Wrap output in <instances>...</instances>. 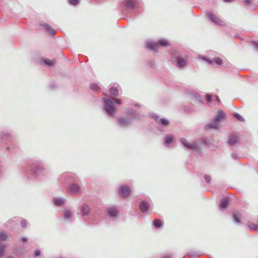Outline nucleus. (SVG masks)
<instances>
[{
	"mask_svg": "<svg viewBox=\"0 0 258 258\" xmlns=\"http://www.w3.org/2000/svg\"><path fill=\"white\" fill-rule=\"evenodd\" d=\"M109 93L112 97L117 96L118 89L114 87H111L109 89ZM102 110L108 117H114L116 113L117 106L122 104L120 99L114 97H103L102 98Z\"/></svg>",
	"mask_w": 258,
	"mask_h": 258,
	"instance_id": "nucleus-1",
	"label": "nucleus"
},
{
	"mask_svg": "<svg viewBox=\"0 0 258 258\" xmlns=\"http://www.w3.org/2000/svg\"><path fill=\"white\" fill-rule=\"evenodd\" d=\"M23 173L29 179H36L43 176L46 172L44 162L39 159L31 160L22 169Z\"/></svg>",
	"mask_w": 258,
	"mask_h": 258,
	"instance_id": "nucleus-2",
	"label": "nucleus"
},
{
	"mask_svg": "<svg viewBox=\"0 0 258 258\" xmlns=\"http://www.w3.org/2000/svg\"><path fill=\"white\" fill-rule=\"evenodd\" d=\"M58 180L64 185L67 184H70L73 182H77L78 178L74 173H63L59 176Z\"/></svg>",
	"mask_w": 258,
	"mask_h": 258,
	"instance_id": "nucleus-3",
	"label": "nucleus"
},
{
	"mask_svg": "<svg viewBox=\"0 0 258 258\" xmlns=\"http://www.w3.org/2000/svg\"><path fill=\"white\" fill-rule=\"evenodd\" d=\"M137 6L138 2L136 0H124L122 3V12L126 13L128 11L134 10Z\"/></svg>",
	"mask_w": 258,
	"mask_h": 258,
	"instance_id": "nucleus-4",
	"label": "nucleus"
},
{
	"mask_svg": "<svg viewBox=\"0 0 258 258\" xmlns=\"http://www.w3.org/2000/svg\"><path fill=\"white\" fill-rule=\"evenodd\" d=\"M119 213V210L117 206H111L106 209V214L105 217H108L109 218L114 220L118 217Z\"/></svg>",
	"mask_w": 258,
	"mask_h": 258,
	"instance_id": "nucleus-5",
	"label": "nucleus"
},
{
	"mask_svg": "<svg viewBox=\"0 0 258 258\" xmlns=\"http://www.w3.org/2000/svg\"><path fill=\"white\" fill-rule=\"evenodd\" d=\"M180 142L185 149L194 150L198 152H200L199 145L196 142H194L192 143H187L186 140L183 138H180Z\"/></svg>",
	"mask_w": 258,
	"mask_h": 258,
	"instance_id": "nucleus-6",
	"label": "nucleus"
},
{
	"mask_svg": "<svg viewBox=\"0 0 258 258\" xmlns=\"http://www.w3.org/2000/svg\"><path fill=\"white\" fill-rule=\"evenodd\" d=\"M174 65L179 69L183 68L187 64L188 58L187 57H182L177 55L174 57Z\"/></svg>",
	"mask_w": 258,
	"mask_h": 258,
	"instance_id": "nucleus-7",
	"label": "nucleus"
},
{
	"mask_svg": "<svg viewBox=\"0 0 258 258\" xmlns=\"http://www.w3.org/2000/svg\"><path fill=\"white\" fill-rule=\"evenodd\" d=\"M131 194V188L126 185H121L118 188V196L121 198H126Z\"/></svg>",
	"mask_w": 258,
	"mask_h": 258,
	"instance_id": "nucleus-8",
	"label": "nucleus"
},
{
	"mask_svg": "<svg viewBox=\"0 0 258 258\" xmlns=\"http://www.w3.org/2000/svg\"><path fill=\"white\" fill-rule=\"evenodd\" d=\"M207 17L208 19L214 24L219 26H225V23L220 18L217 17L212 12H208L207 13Z\"/></svg>",
	"mask_w": 258,
	"mask_h": 258,
	"instance_id": "nucleus-9",
	"label": "nucleus"
},
{
	"mask_svg": "<svg viewBox=\"0 0 258 258\" xmlns=\"http://www.w3.org/2000/svg\"><path fill=\"white\" fill-rule=\"evenodd\" d=\"M13 135L8 131H3L0 133V140L2 142L8 143L13 140Z\"/></svg>",
	"mask_w": 258,
	"mask_h": 258,
	"instance_id": "nucleus-10",
	"label": "nucleus"
},
{
	"mask_svg": "<svg viewBox=\"0 0 258 258\" xmlns=\"http://www.w3.org/2000/svg\"><path fill=\"white\" fill-rule=\"evenodd\" d=\"M132 121L130 118L121 117L117 119V124L121 127H127L131 125Z\"/></svg>",
	"mask_w": 258,
	"mask_h": 258,
	"instance_id": "nucleus-11",
	"label": "nucleus"
},
{
	"mask_svg": "<svg viewBox=\"0 0 258 258\" xmlns=\"http://www.w3.org/2000/svg\"><path fill=\"white\" fill-rule=\"evenodd\" d=\"M69 191L73 194H78L81 191V186L77 183L73 182L71 183L68 187Z\"/></svg>",
	"mask_w": 258,
	"mask_h": 258,
	"instance_id": "nucleus-12",
	"label": "nucleus"
},
{
	"mask_svg": "<svg viewBox=\"0 0 258 258\" xmlns=\"http://www.w3.org/2000/svg\"><path fill=\"white\" fill-rule=\"evenodd\" d=\"M175 137L172 134H167L164 136L163 143L166 147H169L171 144L174 143Z\"/></svg>",
	"mask_w": 258,
	"mask_h": 258,
	"instance_id": "nucleus-13",
	"label": "nucleus"
},
{
	"mask_svg": "<svg viewBox=\"0 0 258 258\" xmlns=\"http://www.w3.org/2000/svg\"><path fill=\"white\" fill-rule=\"evenodd\" d=\"M230 202V198L228 197H226L222 198L220 200L219 204V208L220 210H224L226 209Z\"/></svg>",
	"mask_w": 258,
	"mask_h": 258,
	"instance_id": "nucleus-14",
	"label": "nucleus"
},
{
	"mask_svg": "<svg viewBox=\"0 0 258 258\" xmlns=\"http://www.w3.org/2000/svg\"><path fill=\"white\" fill-rule=\"evenodd\" d=\"M6 144L7 145L5 148L6 151L11 153H14L17 151V145L13 140Z\"/></svg>",
	"mask_w": 258,
	"mask_h": 258,
	"instance_id": "nucleus-15",
	"label": "nucleus"
},
{
	"mask_svg": "<svg viewBox=\"0 0 258 258\" xmlns=\"http://www.w3.org/2000/svg\"><path fill=\"white\" fill-rule=\"evenodd\" d=\"M145 45L147 48L154 51H157L159 48V44L155 41H147Z\"/></svg>",
	"mask_w": 258,
	"mask_h": 258,
	"instance_id": "nucleus-16",
	"label": "nucleus"
},
{
	"mask_svg": "<svg viewBox=\"0 0 258 258\" xmlns=\"http://www.w3.org/2000/svg\"><path fill=\"white\" fill-rule=\"evenodd\" d=\"M127 113L131 119L139 120L141 118V114L136 111L134 109L130 108L127 110Z\"/></svg>",
	"mask_w": 258,
	"mask_h": 258,
	"instance_id": "nucleus-17",
	"label": "nucleus"
},
{
	"mask_svg": "<svg viewBox=\"0 0 258 258\" xmlns=\"http://www.w3.org/2000/svg\"><path fill=\"white\" fill-rule=\"evenodd\" d=\"M80 212L82 216H86L90 214V208L88 205L83 204L81 206Z\"/></svg>",
	"mask_w": 258,
	"mask_h": 258,
	"instance_id": "nucleus-18",
	"label": "nucleus"
},
{
	"mask_svg": "<svg viewBox=\"0 0 258 258\" xmlns=\"http://www.w3.org/2000/svg\"><path fill=\"white\" fill-rule=\"evenodd\" d=\"M150 207L149 204L146 201H142L139 204V209L142 213L148 212Z\"/></svg>",
	"mask_w": 258,
	"mask_h": 258,
	"instance_id": "nucleus-19",
	"label": "nucleus"
},
{
	"mask_svg": "<svg viewBox=\"0 0 258 258\" xmlns=\"http://www.w3.org/2000/svg\"><path fill=\"white\" fill-rule=\"evenodd\" d=\"M225 116V113L222 110L218 111V113L215 115L214 121L219 125V122Z\"/></svg>",
	"mask_w": 258,
	"mask_h": 258,
	"instance_id": "nucleus-20",
	"label": "nucleus"
},
{
	"mask_svg": "<svg viewBox=\"0 0 258 258\" xmlns=\"http://www.w3.org/2000/svg\"><path fill=\"white\" fill-rule=\"evenodd\" d=\"M40 25L43 27L44 30L47 32L50 35H54L55 34V30L53 29L49 24L47 23H41Z\"/></svg>",
	"mask_w": 258,
	"mask_h": 258,
	"instance_id": "nucleus-21",
	"label": "nucleus"
},
{
	"mask_svg": "<svg viewBox=\"0 0 258 258\" xmlns=\"http://www.w3.org/2000/svg\"><path fill=\"white\" fill-rule=\"evenodd\" d=\"M40 60V63H42L45 66L47 67L53 66L55 63L54 60H50L47 58L42 57Z\"/></svg>",
	"mask_w": 258,
	"mask_h": 258,
	"instance_id": "nucleus-22",
	"label": "nucleus"
},
{
	"mask_svg": "<svg viewBox=\"0 0 258 258\" xmlns=\"http://www.w3.org/2000/svg\"><path fill=\"white\" fill-rule=\"evenodd\" d=\"M66 202V199L62 197H54L53 198L54 204L57 207L62 206Z\"/></svg>",
	"mask_w": 258,
	"mask_h": 258,
	"instance_id": "nucleus-23",
	"label": "nucleus"
},
{
	"mask_svg": "<svg viewBox=\"0 0 258 258\" xmlns=\"http://www.w3.org/2000/svg\"><path fill=\"white\" fill-rule=\"evenodd\" d=\"M238 137L237 136L231 135V136H230V137L229 138V139L228 141V143L230 146H232L234 145L235 144H236L237 143H238Z\"/></svg>",
	"mask_w": 258,
	"mask_h": 258,
	"instance_id": "nucleus-24",
	"label": "nucleus"
},
{
	"mask_svg": "<svg viewBox=\"0 0 258 258\" xmlns=\"http://www.w3.org/2000/svg\"><path fill=\"white\" fill-rule=\"evenodd\" d=\"M190 94L191 96L195 98L199 102L202 104L204 103V100L203 97L198 92L196 91H192L190 93Z\"/></svg>",
	"mask_w": 258,
	"mask_h": 258,
	"instance_id": "nucleus-25",
	"label": "nucleus"
},
{
	"mask_svg": "<svg viewBox=\"0 0 258 258\" xmlns=\"http://www.w3.org/2000/svg\"><path fill=\"white\" fill-rule=\"evenodd\" d=\"M152 225L155 229H159L163 227V223L160 220L156 219L153 221Z\"/></svg>",
	"mask_w": 258,
	"mask_h": 258,
	"instance_id": "nucleus-26",
	"label": "nucleus"
},
{
	"mask_svg": "<svg viewBox=\"0 0 258 258\" xmlns=\"http://www.w3.org/2000/svg\"><path fill=\"white\" fill-rule=\"evenodd\" d=\"M213 65H214L216 67L219 68L220 66H222L223 65V60L218 57H215L213 58Z\"/></svg>",
	"mask_w": 258,
	"mask_h": 258,
	"instance_id": "nucleus-27",
	"label": "nucleus"
},
{
	"mask_svg": "<svg viewBox=\"0 0 258 258\" xmlns=\"http://www.w3.org/2000/svg\"><path fill=\"white\" fill-rule=\"evenodd\" d=\"M73 214L70 210L64 211L62 214V218L64 220H70L72 218Z\"/></svg>",
	"mask_w": 258,
	"mask_h": 258,
	"instance_id": "nucleus-28",
	"label": "nucleus"
},
{
	"mask_svg": "<svg viewBox=\"0 0 258 258\" xmlns=\"http://www.w3.org/2000/svg\"><path fill=\"white\" fill-rule=\"evenodd\" d=\"M218 125L215 123L214 121L213 123H210L208 124H207L204 126V129L205 130H210L211 129H218Z\"/></svg>",
	"mask_w": 258,
	"mask_h": 258,
	"instance_id": "nucleus-29",
	"label": "nucleus"
},
{
	"mask_svg": "<svg viewBox=\"0 0 258 258\" xmlns=\"http://www.w3.org/2000/svg\"><path fill=\"white\" fill-rule=\"evenodd\" d=\"M158 44H159V46H168L170 45L168 40L164 38L159 39Z\"/></svg>",
	"mask_w": 258,
	"mask_h": 258,
	"instance_id": "nucleus-30",
	"label": "nucleus"
},
{
	"mask_svg": "<svg viewBox=\"0 0 258 258\" xmlns=\"http://www.w3.org/2000/svg\"><path fill=\"white\" fill-rule=\"evenodd\" d=\"M157 123L164 126H167L169 124V121L166 118H161L158 120Z\"/></svg>",
	"mask_w": 258,
	"mask_h": 258,
	"instance_id": "nucleus-31",
	"label": "nucleus"
},
{
	"mask_svg": "<svg viewBox=\"0 0 258 258\" xmlns=\"http://www.w3.org/2000/svg\"><path fill=\"white\" fill-rule=\"evenodd\" d=\"M233 219L234 223L235 224L238 225L241 223L240 218L239 215L236 214L235 212H233L232 214Z\"/></svg>",
	"mask_w": 258,
	"mask_h": 258,
	"instance_id": "nucleus-32",
	"label": "nucleus"
},
{
	"mask_svg": "<svg viewBox=\"0 0 258 258\" xmlns=\"http://www.w3.org/2000/svg\"><path fill=\"white\" fill-rule=\"evenodd\" d=\"M90 88L94 91H98L100 89L99 86L96 83H91L90 85Z\"/></svg>",
	"mask_w": 258,
	"mask_h": 258,
	"instance_id": "nucleus-33",
	"label": "nucleus"
},
{
	"mask_svg": "<svg viewBox=\"0 0 258 258\" xmlns=\"http://www.w3.org/2000/svg\"><path fill=\"white\" fill-rule=\"evenodd\" d=\"M247 227L251 230H258L257 224H255L251 222H248L247 225Z\"/></svg>",
	"mask_w": 258,
	"mask_h": 258,
	"instance_id": "nucleus-34",
	"label": "nucleus"
},
{
	"mask_svg": "<svg viewBox=\"0 0 258 258\" xmlns=\"http://www.w3.org/2000/svg\"><path fill=\"white\" fill-rule=\"evenodd\" d=\"M232 115L234 117L240 121L243 122L244 121V118L240 114L237 112L233 113Z\"/></svg>",
	"mask_w": 258,
	"mask_h": 258,
	"instance_id": "nucleus-35",
	"label": "nucleus"
},
{
	"mask_svg": "<svg viewBox=\"0 0 258 258\" xmlns=\"http://www.w3.org/2000/svg\"><path fill=\"white\" fill-rule=\"evenodd\" d=\"M6 247V246L5 244L0 243V258H2L4 255Z\"/></svg>",
	"mask_w": 258,
	"mask_h": 258,
	"instance_id": "nucleus-36",
	"label": "nucleus"
},
{
	"mask_svg": "<svg viewBox=\"0 0 258 258\" xmlns=\"http://www.w3.org/2000/svg\"><path fill=\"white\" fill-rule=\"evenodd\" d=\"M80 2V0H68L69 4L73 6H77Z\"/></svg>",
	"mask_w": 258,
	"mask_h": 258,
	"instance_id": "nucleus-37",
	"label": "nucleus"
},
{
	"mask_svg": "<svg viewBox=\"0 0 258 258\" xmlns=\"http://www.w3.org/2000/svg\"><path fill=\"white\" fill-rule=\"evenodd\" d=\"M205 98L208 102H211L212 100V95L210 94H207L205 95Z\"/></svg>",
	"mask_w": 258,
	"mask_h": 258,
	"instance_id": "nucleus-38",
	"label": "nucleus"
},
{
	"mask_svg": "<svg viewBox=\"0 0 258 258\" xmlns=\"http://www.w3.org/2000/svg\"><path fill=\"white\" fill-rule=\"evenodd\" d=\"M225 68L229 69L230 71H233V69L234 68L233 65L230 63H227L224 66Z\"/></svg>",
	"mask_w": 258,
	"mask_h": 258,
	"instance_id": "nucleus-39",
	"label": "nucleus"
},
{
	"mask_svg": "<svg viewBox=\"0 0 258 258\" xmlns=\"http://www.w3.org/2000/svg\"><path fill=\"white\" fill-rule=\"evenodd\" d=\"M21 226L22 227L25 228L27 226V221L25 219H22L21 221Z\"/></svg>",
	"mask_w": 258,
	"mask_h": 258,
	"instance_id": "nucleus-40",
	"label": "nucleus"
},
{
	"mask_svg": "<svg viewBox=\"0 0 258 258\" xmlns=\"http://www.w3.org/2000/svg\"><path fill=\"white\" fill-rule=\"evenodd\" d=\"M204 179L207 183H210L211 180V177L210 175L205 174L204 175Z\"/></svg>",
	"mask_w": 258,
	"mask_h": 258,
	"instance_id": "nucleus-41",
	"label": "nucleus"
},
{
	"mask_svg": "<svg viewBox=\"0 0 258 258\" xmlns=\"http://www.w3.org/2000/svg\"><path fill=\"white\" fill-rule=\"evenodd\" d=\"M41 255V251L39 249H36L34 252V257H37Z\"/></svg>",
	"mask_w": 258,
	"mask_h": 258,
	"instance_id": "nucleus-42",
	"label": "nucleus"
},
{
	"mask_svg": "<svg viewBox=\"0 0 258 258\" xmlns=\"http://www.w3.org/2000/svg\"><path fill=\"white\" fill-rule=\"evenodd\" d=\"M49 87L51 89H55L57 86L54 82H51L49 84Z\"/></svg>",
	"mask_w": 258,
	"mask_h": 258,
	"instance_id": "nucleus-43",
	"label": "nucleus"
},
{
	"mask_svg": "<svg viewBox=\"0 0 258 258\" xmlns=\"http://www.w3.org/2000/svg\"><path fill=\"white\" fill-rule=\"evenodd\" d=\"M252 43L253 44V47L258 50V42L256 41H252Z\"/></svg>",
	"mask_w": 258,
	"mask_h": 258,
	"instance_id": "nucleus-44",
	"label": "nucleus"
},
{
	"mask_svg": "<svg viewBox=\"0 0 258 258\" xmlns=\"http://www.w3.org/2000/svg\"><path fill=\"white\" fill-rule=\"evenodd\" d=\"M190 256H196L198 257L201 255V254L199 252H194L189 254Z\"/></svg>",
	"mask_w": 258,
	"mask_h": 258,
	"instance_id": "nucleus-45",
	"label": "nucleus"
},
{
	"mask_svg": "<svg viewBox=\"0 0 258 258\" xmlns=\"http://www.w3.org/2000/svg\"><path fill=\"white\" fill-rule=\"evenodd\" d=\"M150 116L151 117L154 118L155 120L156 121H158V120L159 119V116L157 114H156L155 113H151V114H150Z\"/></svg>",
	"mask_w": 258,
	"mask_h": 258,
	"instance_id": "nucleus-46",
	"label": "nucleus"
},
{
	"mask_svg": "<svg viewBox=\"0 0 258 258\" xmlns=\"http://www.w3.org/2000/svg\"><path fill=\"white\" fill-rule=\"evenodd\" d=\"M172 255L171 254H164V255H162L161 256V258H172Z\"/></svg>",
	"mask_w": 258,
	"mask_h": 258,
	"instance_id": "nucleus-47",
	"label": "nucleus"
},
{
	"mask_svg": "<svg viewBox=\"0 0 258 258\" xmlns=\"http://www.w3.org/2000/svg\"><path fill=\"white\" fill-rule=\"evenodd\" d=\"M4 172V169L3 167V164L0 161V177H1L3 175Z\"/></svg>",
	"mask_w": 258,
	"mask_h": 258,
	"instance_id": "nucleus-48",
	"label": "nucleus"
},
{
	"mask_svg": "<svg viewBox=\"0 0 258 258\" xmlns=\"http://www.w3.org/2000/svg\"><path fill=\"white\" fill-rule=\"evenodd\" d=\"M252 1V0H243V2H244L246 6H248L250 5Z\"/></svg>",
	"mask_w": 258,
	"mask_h": 258,
	"instance_id": "nucleus-49",
	"label": "nucleus"
},
{
	"mask_svg": "<svg viewBox=\"0 0 258 258\" xmlns=\"http://www.w3.org/2000/svg\"><path fill=\"white\" fill-rule=\"evenodd\" d=\"M199 58L203 60L206 61L207 60L208 57L204 55H200Z\"/></svg>",
	"mask_w": 258,
	"mask_h": 258,
	"instance_id": "nucleus-50",
	"label": "nucleus"
},
{
	"mask_svg": "<svg viewBox=\"0 0 258 258\" xmlns=\"http://www.w3.org/2000/svg\"><path fill=\"white\" fill-rule=\"evenodd\" d=\"M209 64H213V59H210L208 57L207 60L206 61Z\"/></svg>",
	"mask_w": 258,
	"mask_h": 258,
	"instance_id": "nucleus-51",
	"label": "nucleus"
},
{
	"mask_svg": "<svg viewBox=\"0 0 258 258\" xmlns=\"http://www.w3.org/2000/svg\"><path fill=\"white\" fill-rule=\"evenodd\" d=\"M231 157L234 160H236L238 158V155H237L236 154H234V153H232L231 154Z\"/></svg>",
	"mask_w": 258,
	"mask_h": 258,
	"instance_id": "nucleus-52",
	"label": "nucleus"
},
{
	"mask_svg": "<svg viewBox=\"0 0 258 258\" xmlns=\"http://www.w3.org/2000/svg\"><path fill=\"white\" fill-rule=\"evenodd\" d=\"M215 101L219 104L220 102V100L217 95H215Z\"/></svg>",
	"mask_w": 258,
	"mask_h": 258,
	"instance_id": "nucleus-53",
	"label": "nucleus"
},
{
	"mask_svg": "<svg viewBox=\"0 0 258 258\" xmlns=\"http://www.w3.org/2000/svg\"><path fill=\"white\" fill-rule=\"evenodd\" d=\"M21 241L23 242H25L27 241V238L26 237H23L21 238Z\"/></svg>",
	"mask_w": 258,
	"mask_h": 258,
	"instance_id": "nucleus-54",
	"label": "nucleus"
},
{
	"mask_svg": "<svg viewBox=\"0 0 258 258\" xmlns=\"http://www.w3.org/2000/svg\"><path fill=\"white\" fill-rule=\"evenodd\" d=\"M223 1L225 2L230 3V2H232V1H233L234 0H223Z\"/></svg>",
	"mask_w": 258,
	"mask_h": 258,
	"instance_id": "nucleus-55",
	"label": "nucleus"
},
{
	"mask_svg": "<svg viewBox=\"0 0 258 258\" xmlns=\"http://www.w3.org/2000/svg\"><path fill=\"white\" fill-rule=\"evenodd\" d=\"M234 37L235 38H239V35L238 33H236L234 35Z\"/></svg>",
	"mask_w": 258,
	"mask_h": 258,
	"instance_id": "nucleus-56",
	"label": "nucleus"
},
{
	"mask_svg": "<svg viewBox=\"0 0 258 258\" xmlns=\"http://www.w3.org/2000/svg\"><path fill=\"white\" fill-rule=\"evenodd\" d=\"M135 105V106H136V107H140V104H138V103H136V104H135V105Z\"/></svg>",
	"mask_w": 258,
	"mask_h": 258,
	"instance_id": "nucleus-57",
	"label": "nucleus"
},
{
	"mask_svg": "<svg viewBox=\"0 0 258 258\" xmlns=\"http://www.w3.org/2000/svg\"><path fill=\"white\" fill-rule=\"evenodd\" d=\"M6 258H15V257H13V256H8Z\"/></svg>",
	"mask_w": 258,
	"mask_h": 258,
	"instance_id": "nucleus-58",
	"label": "nucleus"
},
{
	"mask_svg": "<svg viewBox=\"0 0 258 258\" xmlns=\"http://www.w3.org/2000/svg\"><path fill=\"white\" fill-rule=\"evenodd\" d=\"M103 94H104V95H105V96H107V95L106 93H103Z\"/></svg>",
	"mask_w": 258,
	"mask_h": 258,
	"instance_id": "nucleus-59",
	"label": "nucleus"
},
{
	"mask_svg": "<svg viewBox=\"0 0 258 258\" xmlns=\"http://www.w3.org/2000/svg\"><path fill=\"white\" fill-rule=\"evenodd\" d=\"M17 249H18V250L19 249H22V248H21H21H18Z\"/></svg>",
	"mask_w": 258,
	"mask_h": 258,
	"instance_id": "nucleus-60",
	"label": "nucleus"
}]
</instances>
